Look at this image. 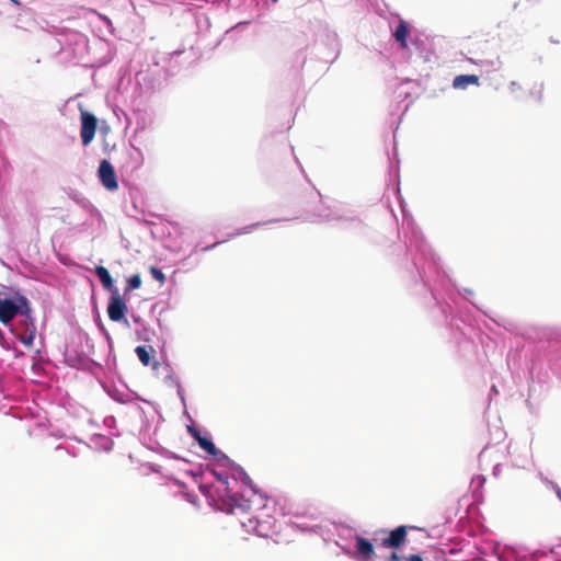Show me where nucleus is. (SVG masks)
<instances>
[{
	"label": "nucleus",
	"mask_w": 561,
	"mask_h": 561,
	"mask_svg": "<svg viewBox=\"0 0 561 561\" xmlns=\"http://www.w3.org/2000/svg\"><path fill=\"white\" fill-rule=\"evenodd\" d=\"M231 503L229 504L230 508L227 510L228 513H232L234 507H243L242 504L239 503L236 495H228Z\"/></svg>",
	"instance_id": "4468645a"
},
{
	"label": "nucleus",
	"mask_w": 561,
	"mask_h": 561,
	"mask_svg": "<svg viewBox=\"0 0 561 561\" xmlns=\"http://www.w3.org/2000/svg\"><path fill=\"white\" fill-rule=\"evenodd\" d=\"M242 482L249 488H251V490L255 491L251 478L245 472L242 473Z\"/></svg>",
	"instance_id": "dca6fc26"
},
{
	"label": "nucleus",
	"mask_w": 561,
	"mask_h": 561,
	"mask_svg": "<svg viewBox=\"0 0 561 561\" xmlns=\"http://www.w3.org/2000/svg\"><path fill=\"white\" fill-rule=\"evenodd\" d=\"M193 436L196 438V440L199 443V439L201 438H204L203 436H201V434L197 432V431H193Z\"/></svg>",
	"instance_id": "6ab92c4d"
},
{
	"label": "nucleus",
	"mask_w": 561,
	"mask_h": 561,
	"mask_svg": "<svg viewBox=\"0 0 561 561\" xmlns=\"http://www.w3.org/2000/svg\"><path fill=\"white\" fill-rule=\"evenodd\" d=\"M387 561H407L405 558L398 554L396 551L391 552Z\"/></svg>",
	"instance_id": "f3484780"
},
{
	"label": "nucleus",
	"mask_w": 561,
	"mask_h": 561,
	"mask_svg": "<svg viewBox=\"0 0 561 561\" xmlns=\"http://www.w3.org/2000/svg\"><path fill=\"white\" fill-rule=\"evenodd\" d=\"M408 526H399L390 531L379 530L375 535H383L387 534V537L381 538L380 546L383 548H400L407 540ZM375 541L378 540L377 537L374 538Z\"/></svg>",
	"instance_id": "f257e3e1"
},
{
	"label": "nucleus",
	"mask_w": 561,
	"mask_h": 561,
	"mask_svg": "<svg viewBox=\"0 0 561 561\" xmlns=\"http://www.w3.org/2000/svg\"><path fill=\"white\" fill-rule=\"evenodd\" d=\"M12 3H14L15 5H21V2L19 0H10Z\"/></svg>",
	"instance_id": "4be33fe9"
},
{
	"label": "nucleus",
	"mask_w": 561,
	"mask_h": 561,
	"mask_svg": "<svg viewBox=\"0 0 561 561\" xmlns=\"http://www.w3.org/2000/svg\"><path fill=\"white\" fill-rule=\"evenodd\" d=\"M355 548L360 561H371L376 557L373 543L364 537H356Z\"/></svg>",
	"instance_id": "0eeeda50"
},
{
	"label": "nucleus",
	"mask_w": 561,
	"mask_h": 561,
	"mask_svg": "<svg viewBox=\"0 0 561 561\" xmlns=\"http://www.w3.org/2000/svg\"><path fill=\"white\" fill-rule=\"evenodd\" d=\"M273 2H277L278 0H272Z\"/></svg>",
	"instance_id": "5701e85b"
},
{
	"label": "nucleus",
	"mask_w": 561,
	"mask_h": 561,
	"mask_svg": "<svg viewBox=\"0 0 561 561\" xmlns=\"http://www.w3.org/2000/svg\"><path fill=\"white\" fill-rule=\"evenodd\" d=\"M150 273L152 275V277L160 284H164L165 282V276L164 274L162 273L161 270L157 268V267H150Z\"/></svg>",
	"instance_id": "ddd939ff"
},
{
	"label": "nucleus",
	"mask_w": 561,
	"mask_h": 561,
	"mask_svg": "<svg viewBox=\"0 0 561 561\" xmlns=\"http://www.w3.org/2000/svg\"><path fill=\"white\" fill-rule=\"evenodd\" d=\"M470 84L478 85L479 84V77L476 75H460L455 77L453 81V87L455 89H466Z\"/></svg>",
	"instance_id": "1a4fd4ad"
},
{
	"label": "nucleus",
	"mask_w": 561,
	"mask_h": 561,
	"mask_svg": "<svg viewBox=\"0 0 561 561\" xmlns=\"http://www.w3.org/2000/svg\"><path fill=\"white\" fill-rule=\"evenodd\" d=\"M407 561H424L420 554H411L405 558Z\"/></svg>",
	"instance_id": "a211bd4d"
},
{
	"label": "nucleus",
	"mask_w": 561,
	"mask_h": 561,
	"mask_svg": "<svg viewBox=\"0 0 561 561\" xmlns=\"http://www.w3.org/2000/svg\"><path fill=\"white\" fill-rule=\"evenodd\" d=\"M19 309L20 307L14 300L0 298V322L9 323L18 314Z\"/></svg>",
	"instance_id": "423d86ee"
},
{
	"label": "nucleus",
	"mask_w": 561,
	"mask_h": 561,
	"mask_svg": "<svg viewBox=\"0 0 561 561\" xmlns=\"http://www.w3.org/2000/svg\"><path fill=\"white\" fill-rule=\"evenodd\" d=\"M140 287V275L139 274H135L133 275L129 279H128V284L125 288V293L131 290V289H136Z\"/></svg>",
	"instance_id": "f8f14e48"
},
{
	"label": "nucleus",
	"mask_w": 561,
	"mask_h": 561,
	"mask_svg": "<svg viewBox=\"0 0 561 561\" xmlns=\"http://www.w3.org/2000/svg\"><path fill=\"white\" fill-rule=\"evenodd\" d=\"M127 305L118 290H113L107 306V314L112 321L118 322L125 318Z\"/></svg>",
	"instance_id": "f03ea898"
},
{
	"label": "nucleus",
	"mask_w": 561,
	"mask_h": 561,
	"mask_svg": "<svg viewBox=\"0 0 561 561\" xmlns=\"http://www.w3.org/2000/svg\"><path fill=\"white\" fill-rule=\"evenodd\" d=\"M98 176L102 183V185L108 191H115L118 187L116 173L113 165L108 160L103 159L100 162Z\"/></svg>",
	"instance_id": "7ed1b4c3"
},
{
	"label": "nucleus",
	"mask_w": 561,
	"mask_h": 561,
	"mask_svg": "<svg viewBox=\"0 0 561 561\" xmlns=\"http://www.w3.org/2000/svg\"><path fill=\"white\" fill-rule=\"evenodd\" d=\"M19 300H20L22 304L26 305V299H25L23 296H21V297L19 298Z\"/></svg>",
	"instance_id": "412c9836"
},
{
	"label": "nucleus",
	"mask_w": 561,
	"mask_h": 561,
	"mask_svg": "<svg viewBox=\"0 0 561 561\" xmlns=\"http://www.w3.org/2000/svg\"><path fill=\"white\" fill-rule=\"evenodd\" d=\"M94 271L106 290L111 291V294H113V290H118L116 287H114L113 278L104 266L98 265L95 266Z\"/></svg>",
	"instance_id": "6e6552de"
},
{
	"label": "nucleus",
	"mask_w": 561,
	"mask_h": 561,
	"mask_svg": "<svg viewBox=\"0 0 561 561\" xmlns=\"http://www.w3.org/2000/svg\"><path fill=\"white\" fill-rule=\"evenodd\" d=\"M261 224L257 222V224H253V225H250V226H247L240 230H238L234 236H240V234H244V233H249L251 232L253 229L257 228Z\"/></svg>",
	"instance_id": "2eb2a0df"
},
{
	"label": "nucleus",
	"mask_w": 561,
	"mask_h": 561,
	"mask_svg": "<svg viewBox=\"0 0 561 561\" xmlns=\"http://www.w3.org/2000/svg\"><path fill=\"white\" fill-rule=\"evenodd\" d=\"M409 34V26L408 23L403 20H400L393 36L397 42H399L401 48H408L407 37Z\"/></svg>",
	"instance_id": "9d476101"
},
{
	"label": "nucleus",
	"mask_w": 561,
	"mask_h": 561,
	"mask_svg": "<svg viewBox=\"0 0 561 561\" xmlns=\"http://www.w3.org/2000/svg\"><path fill=\"white\" fill-rule=\"evenodd\" d=\"M142 366H150L154 376H159L161 370L167 371V365L157 357V351L151 346H142Z\"/></svg>",
	"instance_id": "39448f33"
},
{
	"label": "nucleus",
	"mask_w": 561,
	"mask_h": 561,
	"mask_svg": "<svg viewBox=\"0 0 561 561\" xmlns=\"http://www.w3.org/2000/svg\"><path fill=\"white\" fill-rule=\"evenodd\" d=\"M198 445L209 455L216 456L218 454V449L215 444L206 437L201 438Z\"/></svg>",
	"instance_id": "9b49d317"
},
{
	"label": "nucleus",
	"mask_w": 561,
	"mask_h": 561,
	"mask_svg": "<svg viewBox=\"0 0 561 561\" xmlns=\"http://www.w3.org/2000/svg\"><path fill=\"white\" fill-rule=\"evenodd\" d=\"M98 127V119L96 117L89 113V112H82L81 113V139L82 144L84 146H88L94 138Z\"/></svg>",
	"instance_id": "20e7f679"
},
{
	"label": "nucleus",
	"mask_w": 561,
	"mask_h": 561,
	"mask_svg": "<svg viewBox=\"0 0 561 561\" xmlns=\"http://www.w3.org/2000/svg\"><path fill=\"white\" fill-rule=\"evenodd\" d=\"M135 353H136V354H137V356L140 358V353H141L140 345H138V346L135 348Z\"/></svg>",
	"instance_id": "aec40b11"
}]
</instances>
